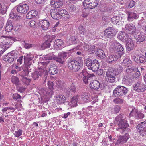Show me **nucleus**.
Masks as SVG:
<instances>
[{
  "label": "nucleus",
  "mask_w": 146,
  "mask_h": 146,
  "mask_svg": "<svg viewBox=\"0 0 146 146\" xmlns=\"http://www.w3.org/2000/svg\"><path fill=\"white\" fill-rule=\"evenodd\" d=\"M48 88H46L40 89L38 92L40 94L45 98H51L53 93V84L51 82L48 83Z\"/></svg>",
  "instance_id": "f257e3e1"
},
{
  "label": "nucleus",
  "mask_w": 146,
  "mask_h": 146,
  "mask_svg": "<svg viewBox=\"0 0 146 146\" xmlns=\"http://www.w3.org/2000/svg\"><path fill=\"white\" fill-rule=\"evenodd\" d=\"M118 75V72L113 68H109L106 72V81L110 83H113L116 82L115 76Z\"/></svg>",
  "instance_id": "f03ea898"
},
{
  "label": "nucleus",
  "mask_w": 146,
  "mask_h": 146,
  "mask_svg": "<svg viewBox=\"0 0 146 146\" xmlns=\"http://www.w3.org/2000/svg\"><path fill=\"white\" fill-rule=\"evenodd\" d=\"M85 64L88 68L93 71H96L99 67V64L98 60L95 59L93 61L89 58H87Z\"/></svg>",
  "instance_id": "7ed1b4c3"
},
{
  "label": "nucleus",
  "mask_w": 146,
  "mask_h": 146,
  "mask_svg": "<svg viewBox=\"0 0 146 146\" xmlns=\"http://www.w3.org/2000/svg\"><path fill=\"white\" fill-rule=\"evenodd\" d=\"M48 74V73L46 70L41 68L33 72L31 74V76L35 80H38L39 76L44 77V78L46 80Z\"/></svg>",
  "instance_id": "20e7f679"
},
{
  "label": "nucleus",
  "mask_w": 146,
  "mask_h": 146,
  "mask_svg": "<svg viewBox=\"0 0 146 146\" xmlns=\"http://www.w3.org/2000/svg\"><path fill=\"white\" fill-rule=\"evenodd\" d=\"M98 2V0H84L83 5L85 9H92L97 7Z\"/></svg>",
  "instance_id": "39448f33"
},
{
  "label": "nucleus",
  "mask_w": 146,
  "mask_h": 146,
  "mask_svg": "<svg viewBox=\"0 0 146 146\" xmlns=\"http://www.w3.org/2000/svg\"><path fill=\"white\" fill-rule=\"evenodd\" d=\"M128 92L127 89L123 86H118L113 90V94L115 96L125 95Z\"/></svg>",
  "instance_id": "423d86ee"
},
{
  "label": "nucleus",
  "mask_w": 146,
  "mask_h": 146,
  "mask_svg": "<svg viewBox=\"0 0 146 146\" xmlns=\"http://www.w3.org/2000/svg\"><path fill=\"white\" fill-rule=\"evenodd\" d=\"M16 51H12L8 53L7 55H4L3 57V60L9 63H11L17 58Z\"/></svg>",
  "instance_id": "0eeeda50"
},
{
  "label": "nucleus",
  "mask_w": 146,
  "mask_h": 146,
  "mask_svg": "<svg viewBox=\"0 0 146 146\" xmlns=\"http://www.w3.org/2000/svg\"><path fill=\"white\" fill-rule=\"evenodd\" d=\"M94 76L93 74H89L85 70H83L79 74L80 78L82 80L85 84L88 83L89 80L92 78Z\"/></svg>",
  "instance_id": "6e6552de"
},
{
  "label": "nucleus",
  "mask_w": 146,
  "mask_h": 146,
  "mask_svg": "<svg viewBox=\"0 0 146 146\" xmlns=\"http://www.w3.org/2000/svg\"><path fill=\"white\" fill-rule=\"evenodd\" d=\"M117 31V29L113 27L107 28L104 30V35L106 37L112 38L116 35Z\"/></svg>",
  "instance_id": "1a4fd4ad"
},
{
  "label": "nucleus",
  "mask_w": 146,
  "mask_h": 146,
  "mask_svg": "<svg viewBox=\"0 0 146 146\" xmlns=\"http://www.w3.org/2000/svg\"><path fill=\"white\" fill-rule=\"evenodd\" d=\"M69 68L73 71L77 72L80 68L81 64L78 61L76 60H72L69 62L68 64Z\"/></svg>",
  "instance_id": "9d476101"
},
{
  "label": "nucleus",
  "mask_w": 146,
  "mask_h": 146,
  "mask_svg": "<svg viewBox=\"0 0 146 146\" xmlns=\"http://www.w3.org/2000/svg\"><path fill=\"white\" fill-rule=\"evenodd\" d=\"M136 128L137 131L141 135L146 136V121L140 123Z\"/></svg>",
  "instance_id": "9b49d317"
},
{
  "label": "nucleus",
  "mask_w": 146,
  "mask_h": 146,
  "mask_svg": "<svg viewBox=\"0 0 146 146\" xmlns=\"http://www.w3.org/2000/svg\"><path fill=\"white\" fill-rule=\"evenodd\" d=\"M69 56L68 54L66 52L60 53L58 54L57 57H55L54 59L56 61L61 64H63L66 59Z\"/></svg>",
  "instance_id": "f8f14e48"
},
{
  "label": "nucleus",
  "mask_w": 146,
  "mask_h": 146,
  "mask_svg": "<svg viewBox=\"0 0 146 146\" xmlns=\"http://www.w3.org/2000/svg\"><path fill=\"white\" fill-rule=\"evenodd\" d=\"M130 116H135L136 119H140L144 118V115L140 111H139L137 108H133L130 114Z\"/></svg>",
  "instance_id": "ddd939ff"
},
{
  "label": "nucleus",
  "mask_w": 146,
  "mask_h": 146,
  "mask_svg": "<svg viewBox=\"0 0 146 146\" xmlns=\"http://www.w3.org/2000/svg\"><path fill=\"white\" fill-rule=\"evenodd\" d=\"M133 88L134 90L137 92H143L146 90V85L138 82L135 85Z\"/></svg>",
  "instance_id": "4468645a"
},
{
  "label": "nucleus",
  "mask_w": 146,
  "mask_h": 146,
  "mask_svg": "<svg viewBox=\"0 0 146 146\" xmlns=\"http://www.w3.org/2000/svg\"><path fill=\"white\" fill-rule=\"evenodd\" d=\"M123 30L125 31L129 34H132L135 33L136 28L133 24H127L125 25V28H123Z\"/></svg>",
  "instance_id": "2eb2a0df"
},
{
  "label": "nucleus",
  "mask_w": 146,
  "mask_h": 146,
  "mask_svg": "<svg viewBox=\"0 0 146 146\" xmlns=\"http://www.w3.org/2000/svg\"><path fill=\"white\" fill-rule=\"evenodd\" d=\"M29 9V6L27 4H19L17 6V10L20 13L25 14L27 12Z\"/></svg>",
  "instance_id": "dca6fc26"
},
{
  "label": "nucleus",
  "mask_w": 146,
  "mask_h": 146,
  "mask_svg": "<svg viewBox=\"0 0 146 146\" xmlns=\"http://www.w3.org/2000/svg\"><path fill=\"white\" fill-rule=\"evenodd\" d=\"M56 84L58 88L65 92H67V91H68L69 90L68 86L64 82L60 80H56Z\"/></svg>",
  "instance_id": "f3484780"
},
{
  "label": "nucleus",
  "mask_w": 146,
  "mask_h": 146,
  "mask_svg": "<svg viewBox=\"0 0 146 146\" xmlns=\"http://www.w3.org/2000/svg\"><path fill=\"white\" fill-rule=\"evenodd\" d=\"M127 14L128 15L127 20L129 22H131L134 19H137L139 17V15L137 14V12H128Z\"/></svg>",
  "instance_id": "a211bd4d"
},
{
  "label": "nucleus",
  "mask_w": 146,
  "mask_h": 146,
  "mask_svg": "<svg viewBox=\"0 0 146 146\" xmlns=\"http://www.w3.org/2000/svg\"><path fill=\"white\" fill-rule=\"evenodd\" d=\"M57 8L52 9L50 10V14L52 17L54 19L58 20L61 19V16L59 15Z\"/></svg>",
  "instance_id": "6ab92c4d"
},
{
  "label": "nucleus",
  "mask_w": 146,
  "mask_h": 146,
  "mask_svg": "<svg viewBox=\"0 0 146 146\" xmlns=\"http://www.w3.org/2000/svg\"><path fill=\"white\" fill-rule=\"evenodd\" d=\"M119 38L121 41L126 42L129 40V39H131L128 35L125 32L121 31L119 33Z\"/></svg>",
  "instance_id": "aec40b11"
},
{
  "label": "nucleus",
  "mask_w": 146,
  "mask_h": 146,
  "mask_svg": "<svg viewBox=\"0 0 146 146\" xmlns=\"http://www.w3.org/2000/svg\"><path fill=\"white\" fill-rule=\"evenodd\" d=\"M55 100L57 103L59 104H63L66 101L65 96L61 94L57 96Z\"/></svg>",
  "instance_id": "412c9836"
},
{
  "label": "nucleus",
  "mask_w": 146,
  "mask_h": 146,
  "mask_svg": "<svg viewBox=\"0 0 146 146\" xmlns=\"http://www.w3.org/2000/svg\"><path fill=\"white\" fill-rule=\"evenodd\" d=\"M24 63L27 65L29 66L31 64V61L32 60L33 58V55H32L27 54L24 56Z\"/></svg>",
  "instance_id": "4be33fe9"
},
{
  "label": "nucleus",
  "mask_w": 146,
  "mask_h": 146,
  "mask_svg": "<svg viewBox=\"0 0 146 146\" xmlns=\"http://www.w3.org/2000/svg\"><path fill=\"white\" fill-rule=\"evenodd\" d=\"M126 42V48L127 51H130L134 48V44L131 39H129V40L127 41Z\"/></svg>",
  "instance_id": "5701e85b"
},
{
  "label": "nucleus",
  "mask_w": 146,
  "mask_h": 146,
  "mask_svg": "<svg viewBox=\"0 0 146 146\" xmlns=\"http://www.w3.org/2000/svg\"><path fill=\"white\" fill-rule=\"evenodd\" d=\"M41 29L43 30H47L49 26V22L46 20H43L40 22Z\"/></svg>",
  "instance_id": "b1692460"
},
{
  "label": "nucleus",
  "mask_w": 146,
  "mask_h": 146,
  "mask_svg": "<svg viewBox=\"0 0 146 146\" xmlns=\"http://www.w3.org/2000/svg\"><path fill=\"white\" fill-rule=\"evenodd\" d=\"M129 138V136L128 134H125L123 136H120L118 138L117 141L120 144H123L125 143Z\"/></svg>",
  "instance_id": "393cba45"
},
{
  "label": "nucleus",
  "mask_w": 146,
  "mask_h": 146,
  "mask_svg": "<svg viewBox=\"0 0 146 146\" xmlns=\"http://www.w3.org/2000/svg\"><path fill=\"white\" fill-rule=\"evenodd\" d=\"M118 57L116 55L109 56L107 58V62L111 64L113 63L118 60Z\"/></svg>",
  "instance_id": "a878e982"
},
{
  "label": "nucleus",
  "mask_w": 146,
  "mask_h": 146,
  "mask_svg": "<svg viewBox=\"0 0 146 146\" xmlns=\"http://www.w3.org/2000/svg\"><path fill=\"white\" fill-rule=\"evenodd\" d=\"M79 98V96H76L73 97L70 100L69 105L71 107H75L77 106V101Z\"/></svg>",
  "instance_id": "bb28decb"
},
{
  "label": "nucleus",
  "mask_w": 146,
  "mask_h": 146,
  "mask_svg": "<svg viewBox=\"0 0 146 146\" xmlns=\"http://www.w3.org/2000/svg\"><path fill=\"white\" fill-rule=\"evenodd\" d=\"M145 38V36L143 33H137L136 37L137 42L140 43L144 41Z\"/></svg>",
  "instance_id": "cd10ccee"
},
{
  "label": "nucleus",
  "mask_w": 146,
  "mask_h": 146,
  "mask_svg": "<svg viewBox=\"0 0 146 146\" xmlns=\"http://www.w3.org/2000/svg\"><path fill=\"white\" fill-rule=\"evenodd\" d=\"M118 125L121 129L123 131H125L129 126V124L127 123V119L122 122L118 123Z\"/></svg>",
  "instance_id": "c85d7f7f"
},
{
  "label": "nucleus",
  "mask_w": 146,
  "mask_h": 146,
  "mask_svg": "<svg viewBox=\"0 0 146 146\" xmlns=\"http://www.w3.org/2000/svg\"><path fill=\"white\" fill-rule=\"evenodd\" d=\"M134 69V68L131 66H127L126 69L125 75L128 76L129 77H131V75L133 72Z\"/></svg>",
  "instance_id": "c756f323"
},
{
  "label": "nucleus",
  "mask_w": 146,
  "mask_h": 146,
  "mask_svg": "<svg viewBox=\"0 0 146 146\" xmlns=\"http://www.w3.org/2000/svg\"><path fill=\"white\" fill-rule=\"evenodd\" d=\"M131 77H129L128 76L124 75L122 80V82L128 86H130L132 82Z\"/></svg>",
  "instance_id": "7c9ffc66"
},
{
  "label": "nucleus",
  "mask_w": 146,
  "mask_h": 146,
  "mask_svg": "<svg viewBox=\"0 0 146 146\" xmlns=\"http://www.w3.org/2000/svg\"><path fill=\"white\" fill-rule=\"evenodd\" d=\"M58 72L57 66L55 64H52L49 68V72L52 75L56 74Z\"/></svg>",
  "instance_id": "2f4dec72"
},
{
  "label": "nucleus",
  "mask_w": 146,
  "mask_h": 146,
  "mask_svg": "<svg viewBox=\"0 0 146 146\" xmlns=\"http://www.w3.org/2000/svg\"><path fill=\"white\" fill-rule=\"evenodd\" d=\"M100 84L99 82L97 80H94L90 84V86L91 88L94 90L98 89L100 87Z\"/></svg>",
  "instance_id": "473e14b6"
},
{
  "label": "nucleus",
  "mask_w": 146,
  "mask_h": 146,
  "mask_svg": "<svg viewBox=\"0 0 146 146\" xmlns=\"http://www.w3.org/2000/svg\"><path fill=\"white\" fill-rule=\"evenodd\" d=\"M15 110V109L12 107H5L2 110L3 113H6L7 114H10L11 113H13Z\"/></svg>",
  "instance_id": "72a5a7b5"
},
{
  "label": "nucleus",
  "mask_w": 146,
  "mask_h": 146,
  "mask_svg": "<svg viewBox=\"0 0 146 146\" xmlns=\"http://www.w3.org/2000/svg\"><path fill=\"white\" fill-rule=\"evenodd\" d=\"M127 119L126 116L123 113H120L116 117L115 121L118 122V123H119L120 122H122Z\"/></svg>",
  "instance_id": "f704fd0d"
},
{
  "label": "nucleus",
  "mask_w": 146,
  "mask_h": 146,
  "mask_svg": "<svg viewBox=\"0 0 146 146\" xmlns=\"http://www.w3.org/2000/svg\"><path fill=\"white\" fill-rule=\"evenodd\" d=\"M96 54L101 59H103L106 57L104 52L102 49H97L96 50Z\"/></svg>",
  "instance_id": "c9c22d12"
},
{
  "label": "nucleus",
  "mask_w": 146,
  "mask_h": 146,
  "mask_svg": "<svg viewBox=\"0 0 146 146\" xmlns=\"http://www.w3.org/2000/svg\"><path fill=\"white\" fill-rule=\"evenodd\" d=\"M115 51L118 52V54H119L120 55H122L124 53V48L122 45L120 43H119L115 49Z\"/></svg>",
  "instance_id": "e433bc0d"
},
{
  "label": "nucleus",
  "mask_w": 146,
  "mask_h": 146,
  "mask_svg": "<svg viewBox=\"0 0 146 146\" xmlns=\"http://www.w3.org/2000/svg\"><path fill=\"white\" fill-rule=\"evenodd\" d=\"M140 75V72L138 69L136 68H135L134 70L131 75V77L132 78H136L139 77Z\"/></svg>",
  "instance_id": "4c0bfd02"
},
{
  "label": "nucleus",
  "mask_w": 146,
  "mask_h": 146,
  "mask_svg": "<svg viewBox=\"0 0 146 146\" xmlns=\"http://www.w3.org/2000/svg\"><path fill=\"white\" fill-rule=\"evenodd\" d=\"M37 16L36 11L33 10L29 12L27 15L26 17L27 19H30Z\"/></svg>",
  "instance_id": "58836bf2"
},
{
  "label": "nucleus",
  "mask_w": 146,
  "mask_h": 146,
  "mask_svg": "<svg viewBox=\"0 0 146 146\" xmlns=\"http://www.w3.org/2000/svg\"><path fill=\"white\" fill-rule=\"evenodd\" d=\"M44 58V60H48V61L46 62H42L41 63L43 66H44V67H46L48 64L50 62V61L48 60H52L53 58H54V57L50 55H48L46 56Z\"/></svg>",
  "instance_id": "ea45409f"
},
{
  "label": "nucleus",
  "mask_w": 146,
  "mask_h": 146,
  "mask_svg": "<svg viewBox=\"0 0 146 146\" xmlns=\"http://www.w3.org/2000/svg\"><path fill=\"white\" fill-rule=\"evenodd\" d=\"M64 42L61 39H58L55 41L54 42V47L58 46V47H63Z\"/></svg>",
  "instance_id": "a19ab883"
},
{
  "label": "nucleus",
  "mask_w": 146,
  "mask_h": 146,
  "mask_svg": "<svg viewBox=\"0 0 146 146\" xmlns=\"http://www.w3.org/2000/svg\"><path fill=\"white\" fill-rule=\"evenodd\" d=\"M40 46V49L41 50H43L46 48L50 47V44L49 43L48 41L46 40L45 42L41 44Z\"/></svg>",
  "instance_id": "79ce46f5"
},
{
  "label": "nucleus",
  "mask_w": 146,
  "mask_h": 146,
  "mask_svg": "<svg viewBox=\"0 0 146 146\" xmlns=\"http://www.w3.org/2000/svg\"><path fill=\"white\" fill-rule=\"evenodd\" d=\"M109 44L110 46V48L114 50L119 43L116 40H112Z\"/></svg>",
  "instance_id": "37998d69"
},
{
  "label": "nucleus",
  "mask_w": 146,
  "mask_h": 146,
  "mask_svg": "<svg viewBox=\"0 0 146 146\" xmlns=\"http://www.w3.org/2000/svg\"><path fill=\"white\" fill-rule=\"evenodd\" d=\"M81 98L85 102H88L89 100V94L86 93H84L81 96Z\"/></svg>",
  "instance_id": "c03bdc74"
},
{
  "label": "nucleus",
  "mask_w": 146,
  "mask_h": 146,
  "mask_svg": "<svg viewBox=\"0 0 146 146\" xmlns=\"http://www.w3.org/2000/svg\"><path fill=\"white\" fill-rule=\"evenodd\" d=\"M131 61L128 58H125L122 64L125 66H131Z\"/></svg>",
  "instance_id": "a18cd8bd"
},
{
  "label": "nucleus",
  "mask_w": 146,
  "mask_h": 146,
  "mask_svg": "<svg viewBox=\"0 0 146 146\" xmlns=\"http://www.w3.org/2000/svg\"><path fill=\"white\" fill-rule=\"evenodd\" d=\"M12 82L16 85L19 84V80L18 78L15 76H13L11 78Z\"/></svg>",
  "instance_id": "49530a36"
},
{
  "label": "nucleus",
  "mask_w": 146,
  "mask_h": 146,
  "mask_svg": "<svg viewBox=\"0 0 146 146\" xmlns=\"http://www.w3.org/2000/svg\"><path fill=\"white\" fill-rule=\"evenodd\" d=\"M56 37L54 35H47L45 37V38H46V40L48 41L49 43L51 42L52 41L54 40Z\"/></svg>",
  "instance_id": "de8ad7c7"
},
{
  "label": "nucleus",
  "mask_w": 146,
  "mask_h": 146,
  "mask_svg": "<svg viewBox=\"0 0 146 146\" xmlns=\"http://www.w3.org/2000/svg\"><path fill=\"white\" fill-rule=\"evenodd\" d=\"M120 17L119 16H115L112 17L111 19V22L114 24H117L120 21Z\"/></svg>",
  "instance_id": "09e8293b"
},
{
  "label": "nucleus",
  "mask_w": 146,
  "mask_h": 146,
  "mask_svg": "<svg viewBox=\"0 0 146 146\" xmlns=\"http://www.w3.org/2000/svg\"><path fill=\"white\" fill-rule=\"evenodd\" d=\"M57 10H58V11L59 12V15L61 16V18L64 16V15H65L67 13L66 11L64 9L60 8L57 9Z\"/></svg>",
  "instance_id": "8fccbe9b"
},
{
  "label": "nucleus",
  "mask_w": 146,
  "mask_h": 146,
  "mask_svg": "<svg viewBox=\"0 0 146 146\" xmlns=\"http://www.w3.org/2000/svg\"><path fill=\"white\" fill-rule=\"evenodd\" d=\"M73 84H72L70 86V88L69 87H68V88L69 89V90L68 91H67V92L70 93V92H73L74 93L76 91V88L75 87V84H76V83H72Z\"/></svg>",
  "instance_id": "3c124183"
},
{
  "label": "nucleus",
  "mask_w": 146,
  "mask_h": 146,
  "mask_svg": "<svg viewBox=\"0 0 146 146\" xmlns=\"http://www.w3.org/2000/svg\"><path fill=\"white\" fill-rule=\"evenodd\" d=\"M7 7L5 5H4L2 6L0 3V13L3 14H5L7 11Z\"/></svg>",
  "instance_id": "603ef678"
},
{
  "label": "nucleus",
  "mask_w": 146,
  "mask_h": 146,
  "mask_svg": "<svg viewBox=\"0 0 146 146\" xmlns=\"http://www.w3.org/2000/svg\"><path fill=\"white\" fill-rule=\"evenodd\" d=\"M17 72L20 71H21V73H20V74L21 75V76H24V75H26V72H27V70L26 69H24L23 68V67H19V68L18 69H17Z\"/></svg>",
  "instance_id": "864d4df0"
},
{
  "label": "nucleus",
  "mask_w": 146,
  "mask_h": 146,
  "mask_svg": "<svg viewBox=\"0 0 146 146\" xmlns=\"http://www.w3.org/2000/svg\"><path fill=\"white\" fill-rule=\"evenodd\" d=\"M11 19L14 18H16L17 19L19 20L21 19V17L19 16L16 13L13 12H11L9 15Z\"/></svg>",
  "instance_id": "5fc2aeb1"
},
{
  "label": "nucleus",
  "mask_w": 146,
  "mask_h": 146,
  "mask_svg": "<svg viewBox=\"0 0 146 146\" xmlns=\"http://www.w3.org/2000/svg\"><path fill=\"white\" fill-rule=\"evenodd\" d=\"M22 82L23 83L26 85H28L29 84L30 81V79L27 78L26 77L23 76L21 79Z\"/></svg>",
  "instance_id": "6e6d98bb"
},
{
  "label": "nucleus",
  "mask_w": 146,
  "mask_h": 146,
  "mask_svg": "<svg viewBox=\"0 0 146 146\" xmlns=\"http://www.w3.org/2000/svg\"><path fill=\"white\" fill-rule=\"evenodd\" d=\"M23 47L26 49H29L34 46V45L32 44H29L25 42L23 44Z\"/></svg>",
  "instance_id": "4d7b16f0"
},
{
  "label": "nucleus",
  "mask_w": 146,
  "mask_h": 146,
  "mask_svg": "<svg viewBox=\"0 0 146 146\" xmlns=\"http://www.w3.org/2000/svg\"><path fill=\"white\" fill-rule=\"evenodd\" d=\"M79 32L81 34L84 35L85 33V30L84 27L81 25H79L78 27Z\"/></svg>",
  "instance_id": "13d9d810"
},
{
  "label": "nucleus",
  "mask_w": 146,
  "mask_h": 146,
  "mask_svg": "<svg viewBox=\"0 0 146 146\" xmlns=\"http://www.w3.org/2000/svg\"><path fill=\"white\" fill-rule=\"evenodd\" d=\"M139 63H144L146 62V56L142 55L139 58Z\"/></svg>",
  "instance_id": "bf43d9fd"
},
{
  "label": "nucleus",
  "mask_w": 146,
  "mask_h": 146,
  "mask_svg": "<svg viewBox=\"0 0 146 146\" xmlns=\"http://www.w3.org/2000/svg\"><path fill=\"white\" fill-rule=\"evenodd\" d=\"M124 100L122 99L117 98L113 100L114 102L116 104H121L123 103Z\"/></svg>",
  "instance_id": "052dcab7"
},
{
  "label": "nucleus",
  "mask_w": 146,
  "mask_h": 146,
  "mask_svg": "<svg viewBox=\"0 0 146 146\" xmlns=\"http://www.w3.org/2000/svg\"><path fill=\"white\" fill-rule=\"evenodd\" d=\"M69 40L70 43L72 44H74L77 41V38L74 36H72L69 39Z\"/></svg>",
  "instance_id": "680f3d73"
},
{
  "label": "nucleus",
  "mask_w": 146,
  "mask_h": 146,
  "mask_svg": "<svg viewBox=\"0 0 146 146\" xmlns=\"http://www.w3.org/2000/svg\"><path fill=\"white\" fill-rule=\"evenodd\" d=\"M63 4L62 2H56L55 5V6H54V7L56 8H60L63 5Z\"/></svg>",
  "instance_id": "e2e57ef3"
},
{
  "label": "nucleus",
  "mask_w": 146,
  "mask_h": 146,
  "mask_svg": "<svg viewBox=\"0 0 146 146\" xmlns=\"http://www.w3.org/2000/svg\"><path fill=\"white\" fill-rule=\"evenodd\" d=\"M22 130L19 129L17 131H15L14 134L16 137H18L22 135Z\"/></svg>",
  "instance_id": "0e129e2a"
},
{
  "label": "nucleus",
  "mask_w": 146,
  "mask_h": 146,
  "mask_svg": "<svg viewBox=\"0 0 146 146\" xmlns=\"http://www.w3.org/2000/svg\"><path fill=\"white\" fill-rule=\"evenodd\" d=\"M1 45L3 46L5 50L9 47V44L7 42H4L2 43Z\"/></svg>",
  "instance_id": "69168bd1"
},
{
  "label": "nucleus",
  "mask_w": 146,
  "mask_h": 146,
  "mask_svg": "<svg viewBox=\"0 0 146 146\" xmlns=\"http://www.w3.org/2000/svg\"><path fill=\"white\" fill-rule=\"evenodd\" d=\"M120 110V107L118 105H116L114 108V112L115 113H118Z\"/></svg>",
  "instance_id": "338daca9"
},
{
  "label": "nucleus",
  "mask_w": 146,
  "mask_h": 146,
  "mask_svg": "<svg viewBox=\"0 0 146 146\" xmlns=\"http://www.w3.org/2000/svg\"><path fill=\"white\" fill-rule=\"evenodd\" d=\"M13 23L12 20L8 19L6 23V26L13 27Z\"/></svg>",
  "instance_id": "774afa93"
}]
</instances>
